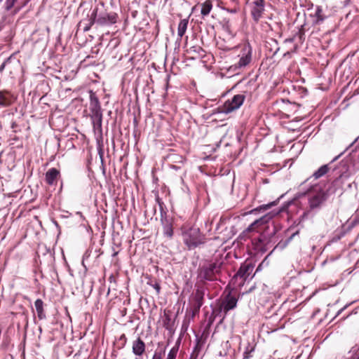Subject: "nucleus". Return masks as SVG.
Wrapping results in <instances>:
<instances>
[{
	"label": "nucleus",
	"instance_id": "c9c22d12",
	"mask_svg": "<svg viewBox=\"0 0 359 359\" xmlns=\"http://www.w3.org/2000/svg\"><path fill=\"white\" fill-rule=\"evenodd\" d=\"M20 8H21V7L16 8L15 9V13L18 12V11L20 10Z\"/></svg>",
	"mask_w": 359,
	"mask_h": 359
},
{
	"label": "nucleus",
	"instance_id": "bb28decb",
	"mask_svg": "<svg viewBox=\"0 0 359 359\" xmlns=\"http://www.w3.org/2000/svg\"><path fill=\"white\" fill-rule=\"evenodd\" d=\"M88 257H89V255H88V253H87V252H86V253L84 254V255H83V260H82V264L83 265V266H84V268H85L86 269H87V266H86V264H85V263H86V262L88 260Z\"/></svg>",
	"mask_w": 359,
	"mask_h": 359
},
{
	"label": "nucleus",
	"instance_id": "c85d7f7f",
	"mask_svg": "<svg viewBox=\"0 0 359 359\" xmlns=\"http://www.w3.org/2000/svg\"><path fill=\"white\" fill-rule=\"evenodd\" d=\"M152 359H161V354L160 353H155Z\"/></svg>",
	"mask_w": 359,
	"mask_h": 359
},
{
	"label": "nucleus",
	"instance_id": "58836bf2",
	"mask_svg": "<svg viewBox=\"0 0 359 359\" xmlns=\"http://www.w3.org/2000/svg\"><path fill=\"white\" fill-rule=\"evenodd\" d=\"M95 1L96 2V1H97V0H95Z\"/></svg>",
	"mask_w": 359,
	"mask_h": 359
},
{
	"label": "nucleus",
	"instance_id": "ea45409f",
	"mask_svg": "<svg viewBox=\"0 0 359 359\" xmlns=\"http://www.w3.org/2000/svg\"><path fill=\"white\" fill-rule=\"evenodd\" d=\"M358 359H359V358Z\"/></svg>",
	"mask_w": 359,
	"mask_h": 359
},
{
	"label": "nucleus",
	"instance_id": "a211bd4d",
	"mask_svg": "<svg viewBox=\"0 0 359 359\" xmlns=\"http://www.w3.org/2000/svg\"><path fill=\"white\" fill-rule=\"evenodd\" d=\"M189 24V19L185 18L181 20L177 28V35L180 38H182L185 34Z\"/></svg>",
	"mask_w": 359,
	"mask_h": 359
},
{
	"label": "nucleus",
	"instance_id": "aec40b11",
	"mask_svg": "<svg viewBox=\"0 0 359 359\" xmlns=\"http://www.w3.org/2000/svg\"><path fill=\"white\" fill-rule=\"evenodd\" d=\"M329 170V168L327 165H322L318 170H316L313 176L315 179H318L322 176L325 175Z\"/></svg>",
	"mask_w": 359,
	"mask_h": 359
},
{
	"label": "nucleus",
	"instance_id": "f8f14e48",
	"mask_svg": "<svg viewBox=\"0 0 359 359\" xmlns=\"http://www.w3.org/2000/svg\"><path fill=\"white\" fill-rule=\"evenodd\" d=\"M203 297L204 293L200 290H197L196 291L194 298V303L192 304V317H194L196 313H198L200 311L201 307L202 306L203 304Z\"/></svg>",
	"mask_w": 359,
	"mask_h": 359
},
{
	"label": "nucleus",
	"instance_id": "9b49d317",
	"mask_svg": "<svg viewBox=\"0 0 359 359\" xmlns=\"http://www.w3.org/2000/svg\"><path fill=\"white\" fill-rule=\"evenodd\" d=\"M238 299L236 297L232 296L229 293L224 299L222 301L221 304V309L225 314L231 309L236 307Z\"/></svg>",
	"mask_w": 359,
	"mask_h": 359
},
{
	"label": "nucleus",
	"instance_id": "423d86ee",
	"mask_svg": "<svg viewBox=\"0 0 359 359\" xmlns=\"http://www.w3.org/2000/svg\"><path fill=\"white\" fill-rule=\"evenodd\" d=\"M274 214L272 212H269L261 218L256 219L245 229V231H243V233L252 231H259L262 229V226L264 229H268L269 226L267 224L270 222Z\"/></svg>",
	"mask_w": 359,
	"mask_h": 359
},
{
	"label": "nucleus",
	"instance_id": "2eb2a0df",
	"mask_svg": "<svg viewBox=\"0 0 359 359\" xmlns=\"http://www.w3.org/2000/svg\"><path fill=\"white\" fill-rule=\"evenodd\" d=\"M145 344L144 341L138 338L133 343V352L136 355H141L144 352Z\"/></svg>",
	"mask_w": 359,
	"mask_h": 359
},
{
	"label": "nucleus",
	"instance_id": "2f4dec72",
	"mask_svg": "<svg viewBox=\"0 0 359 359\" xmlns=\"http://www.w3.org/2000/svg\"><path fill=\"white\" fill-rule=\"evenodd\" d=\"M17 126H18V124L16 123V122H15V121H13V122L11 123V128H12L13 129L15 128Z\"/></svg>",
	"mask_w": 359,
	"mask_h": 359
},
{
	"label": "nucleus",
	"instance_id": "b1692460",
	"mask_svg": "<svg viewBox=\"0 0 359 359\" xmlns=\"http://www.w3.org/2000/svg\"><path fill=\"white\" fill-rule=\"evenodd\" d=\"M17 0H6L5 6L7 11L11 10L15 5Z\"/></svg>",
	"mask_w": 359,
	"mask_h": 359
},
{
	"label": "nucleus",
	"instance_id": "f03ea898",
	"mask_svg": "<svg viewBox=\"0 0 359 359\" xmlns=\"http://www.w3.org/2000/svg\"><path fill=\"white\" fill-rule=\"evenodd\" d=\"M182 236L184 243L189 249L195 248L204 243V237L201 233L199 228L197 227L192 226L184 229Z\"/></svg>",
	"mask_w": 359,
	"mask_h": 359
},
{
	"label": "nucleus",
	"instance_id": "6e6552de",
	"mask_svg": "<svg viewBox=\"0 0 359 359\" xmlns=\"http://www.w3.org/2000/svg\"><path fill=\"white\" fill-rule=\"evenodd\" d=\"M250 13L252 19L257 22L262 17L265 11L264 0H253L250 4Z\"/></svg>",
	"mask_w": 359,
	"mask_h": 359
},
{
	"label": "nucleus",
	"instance_id": "f3484780",
	"mask_svg": "<svg viewBox=\"0 0 359 359\" xmlns=\"http://www.w3.org/2000/svg\"><path fill=\"white\" fill-rule=\"evenodd\" d=\"M81 26H82V22H80V23L79 25V28L76 33L75 36H76V39H77V41L79 43H81V44L85 45L87 43V40H85L83 41L81 39V36H82V34H83V32L88 31V29H90V27L86 25L83 27L82 31H81Z\"/></svg>",
	"mask_w": 359,
	"mask_h": 359
},
{
	"label": "nucleus",
	"instance_id": "39448f33",
	"mask_svg": "<svg viewBox=\"0 0 359 359\" xmlns=\"http://www.w3.org/2000/svg\"><path fill=\"white\" fill-rule=\"evenodd\" d=\"M245 96L243 95H236L231 100H226L222 106L219 107L221 113L229 114L238 109L243 103Z\"/></svg>",
	"mask_w": 359,
	"mask_h": 359
},
{
	"label": "nucleus",
	"instance_id": "4468645a",
	"mask_svg": "<svg viewBox=\"0 0 359 359\" xmlns=\"http://www.w3.org/2000/svg\"><path fill=\"white\" fill-rule=\"evenodd\" d=\"M253 270V266L250 264H243L241 266L236 276L242 278L243 280L249 276Z\"/></svg>",
	"mask_w": 359,
	"mask_h": 359
},
{
	"label": "nucleus",
	"instance_id": "dca6fc26",
	"mask_svg": "<svg viewBox=\"0 0 359 359\" xmlns=\"http://www.w3.org/2000/svg\"><path fill=\"white\" fill-rule=\"evenodd\" d=\"M35 308L37 312L38 318L40 320L46 318V314L43 309V302L41 299H37L34 302Z\"/></svg>",
	"mask_w": 359,
	"mask_h": 359
},
{
	"label": "nucleus",
	"instance_id": "473e14b6",
	"mask_svg": "<svg viewBox=\"0 0 359 359\" xmlns=\"http://www.w3.org/2000/svg\"><path fill=\"white\" fill-rule=\"evenodd\" d=\"M86 167H87L88 170L90 169V158H88L86 160Z\"/></svg>",
	"mask_w": 359,
	"mask_h": 359
},
{
	"label": "nucleus",
	"instance_id": "20e7f679",
	"mask_svg": "<svg viewBox=\"0 0 359 359\" xmlns=\"http://www.w3.org/2000/svg\"><path fill=\"white\" fill-rule=\"evenodd\" d=\"M238 57V61L231 67L233 70L243 69L250 63L252 60V48L248 44L243 46Z\"/></svg>",
	"mask_w": 359,
	"mask_h": 359
},
{
	"label": "nucleus",
	"instance_id": "5701e85b",
	"mask_svg": "<svg viewBox=\"0 0 359 359\" xmlns=\"http://www.w3.org/2000/svg\"><path fill=\"white\" fill-rule=\"evenodd\" d=\"M266 243V235H265V233L264 232L263 233H262V235L257 238V239H255V243L256 245H262V244H264Z\"/></svg>",
	"mask_w": 359,
	"mask_h": 359
},
{
	"label": "nucleus",
	"instance_id": "e433bc0d",
	"mask_svg": "<svg viewBox=\"0 0 359 359\" xmlns=\"http://www.w3.org/2000/svg\"><path fill=\"white\" fill-rule=\"evenodd\" d=\"M155 287H156V289L158 290V292H159V290H160V287H159V285H156Z\"/></svg>",
	"mask_w": 359,
	"mask_h": 359
},
{
	"label": "nucleus",
	"instance_id": "72a5a7b5",
	"mask_svg": "<svg viewBox=\"0 0 359 359\" xmlns=\"http://www.w3.org/2000/svg\"><path fill=\"white\" fill-rule=\"evenodd\" d=\"M226 11L229 13H234L236 12V9H229V8H227Z\"/></svg>",
	"mask_w": 359,
	"mask_h": 359
},
{
	"label": "nucleus",
	"instance_id": "412c9836",
	"mask_svg": "<svg viewBox=\"0 0 359 359\" xmlns=\"http://www.w3.org/2000/svg\"><path fill=\"white\" fill-rule=\"evenodd\" d=\"M163 233L168 238H171L173 235V229L171 224L167 223L163 226Z\"/></svg>",
	"mask_w": 359,
	"mask_h": 359
},
{
	"label": "nucleus",
	"instance_id": "4c0bfd02",
	"mask_svg": "<svg viewBox=\"0 0 359 359\" xmlns=\"http://www.w3.org/2000/svg\"><path fill=\"white\" fill-rule=\"evenodd\" d=\"M26 3H27V2H25V3L23 4V5H22L21 7H22V6H25V5H26Z\"/></svg>",
	"mask_w": 359,
	"mask_h": 359
},
{
	"label": "nucleus",
	"instance_id": "cd10ccee",
	"mask_svg": "<svg viewBox=\"0 0 359 359\" xmlns=\"http://www.w3.org/2000/svg\"><path fill=\"white\" fill-rule=\"evenodd\" d=\"M175 357H176L175 352H174L172 350H171L169 352L166 359H175Z\"/></svg>",
	"mask_w": 359,
	"mask_h": 359
},
{
	"label": "nucleus",
	"instance_id": "f257e3e1",
	"mask_svg": "<svg viewBox=\"0 0 359 359\" xmlns=\"http://www.w3.org/2000/svg\"><path fill=\"white\" fill-rule=\"evenodd\" d=\"M308 201L307 210L304 212V216L306 215L309 212L320 209L323 203L327 198V193L322 190H313L306 195Z\"/></svg>",
	"mask_w": 359,
	"mask_h": 359
},
{
	"label": "nucleus",
	"instance_id": "f704fd0d",
	"mask_svg": "<svg viewBox=\"0 0 359 359\" xmlns=\"http://www.w3.org/2000/svg\"><path fill=\"white\" fill-rule=\"evenodd\" d=\"M90 100H91V103H92L93 101H95V102H97V99L94 98V97H93V95H91Z\"/></svg>",
	"mask_w": 359,
	"mask_h": 359
},
{
	"label": "nucleus",
	"instance_id": "6ab92c4d",
	"mask_svg": "<svg viewBox=\"0 0 359 359\" xmlns=\"http://www.w3.org/2000/svg\"><path fill=\"white\" fill-rule=\"evenodd\" d=\"M201 8V15L203 16H206L209 15L212 8V3L211 0H206L203 4H202Z\"/></svg>",
	"mask_w": 359,
	"mask_h": 359
},
{
	"label": "nucleus",
	"instance_id": "4be33fe9",
	"mask_svg": "<svg viewBox=\"0 0 359 359\" xmlns=\"http://www.w3.org/2000/svg\"><path fill=\"white\" fill-rule=\"evenodd\" d=\"M315 17H316V22H322L324 20V16L323 15V10L320 6H317L315 14Z\"/></svg>",
	"mask_w": 359,
	"mask_h": 359
},
{
	"label": "nucleus",
	"instance_id": "7c9ffc66",
	"mask_svg": "<svg viewBox=\"0 0 359 359\" xmlns=\"http://www.w3.org/2000/svg\"><path fill=\"white\" fill-rule=\"evenodd\" d=\"M271 206V204H268V205H266L261 206V207L259 208V209H260V210H261V209L266 210V209L269 208Z\"/></svg>",
	"mask_w": 359,
	"mask_h": 359
},
{
	"label": "nucleus",
	"instance_id": "c756f323",
	"mask_svg": "<svg viewBox=\"0 0 359 359\" xmlns=\"http://www.w3.org/2000/svg\"><path fill=\"white\" fill-rule=\"evenodd\" d=\"M276 233V227L274 226H273V231L271 233H270V234L269 235V238H270L271 237H272Z\"/></svg>",
	"mask_w": 359,
	"mask_h": 359
},
{
	"label": "nucleus",
	"instance_id": "a878e982",
	"mask_svg": "<svg viewBox=\"0 0 359 359\" xmlns=\"http://www.w3.org/2000/svg\"><path fill=\"white\" fill-rule=\"evenodd\" d=\"M11 57H8V58H7V59H6V60H5L2 64H1V65L0 66V73H1V72L4 70L5 67H6V64L10 61Z\"/></svg>",
	"mask_w": 359,
	"mask_h": 359
},
{
	"label": "nucleus",
	"instance_id": "393cba45",
	"mask_svg": "<svg viewBox=\"0 0 359 359\" xmlns=\"http://www.w3.org/2000/svg\"><path fill=\"white\" fill-rule=\"evenodd\" d=\"M348 175L346 173V172H344L341 173L338 178H337L334 182L333 184L336 186L343 178H347Z\"/></svg>",
	"mask_w": 359,
	"mask_h": 359
},
{
	"label": "nucleus",
	"instance_id": "7ed1b4c3",
	"mask_svg": "<svg viewBox=\"0 0 359 359\" xmlns=\"http://www.w3.org/2000/svg\"><path fill=\"white\" fill-rule=\"evenodd\" d=\"M221 263L213 262L203 265L199 270V276L207 280H214L217 273H219Z\"/></svg>",
	"mask_w": 359,
	"mask_h": 359
},
{
	"label": "nucleus",
	"instance_id": "0eeeda50",
	"mask_svg": "<svg viewBox=\"0 0 359 359\" xmlns=\"http://www.w3.org/2000/svg\"><path fill=\"white\" fill-rule=\"evenodd\" d=\"M93 20H96L99 23H105L109 20L111 23L115 22L114 17L109 16L104 8V4L100 1L93 10Z\"/></svg>",
	"mask_w": 359,
	"mask_h": 359
},
{
	"label": "nucleus",
	"instance_id": "1a4fd4ad",
	"mask_svg": "<svg viewBox=\"0 0 359 359\" xmlns=\"http://www.w3.org/2000/svg\"><path fill=\"white\" fill-rule=\"evenodd\" d=\"M95 128V137L97 142V149L100 158H102L104 154V144H103V137L101 128V120L99 119L97 123L94 124Z\"/></svg>",
	"mask_w": 359,
	"mask_h": 359
},
{
	"label": "nucleus",
	"instance_id": "ddd939ff",
	"mask_svg": "<svg viewBox=\"0 0 359 359\" xmlns=\"http://www.w3.org/2000/svg\"><path fill=\"white\" fill-rule=\"evenodd\" d=\"M59 176L60 171L57 169L50 168L46 173V182L49 185H53L57 182Z\"/></svg>",
	"mask_w": 359,
	"mask_h": 359
},
{
	"label": "nucleus",
	"instance_id": "9d476101",
	"mask_svg": "<svg viewBox=\"0 0 359 359\" xmlns=\"http://www.w3.org/2000/svg\"><path fill=\"white\" fill-rule=\"evenodd\" d=\"M16 100V97L9 90H0V106L6 107L11 106Z\"/></svg>",
	"mask_w": 359,
	"mask_h": 359
}]
</instances>
